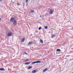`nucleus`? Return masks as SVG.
Here are the masks:
<instances>
[{
	"mask_svg": "<svg viewBox=\"0 0 73 73\" xmlns=\"http://www.w3.org/2000/svg\"><path fill=\"white\" fill-rule=\"evenodd\" d=\"M33 67L32 66H29V67L27 68L28 69H32V68Z\"/></svg>",
	"mask_w": 73,
	"mask_h": 73,
	"instance_id": "9",
	"label": "nucleus"
},
{
	"mask_svg": "<svg viewBox=\"0 0 73 73\" xmlns=\"http://www.w3.org/2000/svg\"><path fill=\"white\" fill-rule=\"evenodd\" d=\"M48 69L47 68H46L45 69L43 70V73H44V72H46V70H48Z\"/></svg>",
	"mask_w": 73,
	"mask_h": 73,
	"instance_id": "8",
	"label": "nucleus"
},
{
	"mask_svg": "<svg viewBox=\"0 0 73 73\" xmlns=\"http://www.w3.org/2000/svg\"><path fill=\"white\" fill-rule=\"evenodd\" d=\"M56 51L57 52H61V51L60 50V49H57L56 50Z\"/></svg>",
	"mask_w": 73,
	"mask_h": 73,
	"instance_id": "11",
	"label": "nucleus"
},
{
	"mask_svg": "<svg viewBox=\"0 0 73 73\" xmlns=\"http://www.w3.org/2000/svg\"><path fill=\"white\" fill-rule=\"evenodd\" d=\"M56 36V35L55 34H54L52 35V37H54Z\"/></svg>",
	"mask_w": 73,
	"mask_h": 73,
	"instance_id": "14",
	"label": "nucleus"
},
{
	"mask_svg": "<svg viewBox=\"0 0 73 73\" xmlns=\"http://www.w3.org/2000/svg\"><path fill=\"white\" fill-rule=\"evenodd\" d=\"M23 6H25V3H23Z\"/></svg>",
	"mask_w": 73,
	"mask_h": 73,
	"instance_id": "21",
	"label": "nucleus"
},
{
	"mask_svg": "<svg viewBox=\"0 0 73 73\" xmlns=\"http://www.w3.org/2000/svg\"><path fill=\"white\" fill-rule=\"evenodd\" d=\"M27 5H28V4H27L26 5V6H27Z\"/></svg>",
	"mask_w": 73,
	"mask_h": 73,
	"instance_id": "27",
	"label": "nucleus"
},
{
	"mask_svg": "<svg viewBox=\"0 0 73 73\" xmlns=\"http://www.w3.org/2000/svg\"><path fill=\"white\" fill-rule=\"evenodd\" d=\"M31 12H32V13H34V10H31Z\"/></svg>",
	"mask_w": 73,
	"mask_h": 73,
	"instance_id": "17",
	"label": "nucleus"
},
{
	"mask_svg": "<svg viewBox=\"0 0 73 73\" xmlns=\"http://www.w3.org/2000/svg\"><path fill=\"white\" fill-rule=\"evenodd\" d=\"M40 17H42V16H41V15H40Z\"/></svg>",
	"mask_w": 73,
	"mask_h": 73,
	"instance_id": "25",
	"label": "nucleus"
},
{
	"mask_svg": "<svg viewBox=\"0 0 73 73\" xmlns=\"http://www.w3.org/2000/svg\"><path fill=\"white\" fill-rule=\"evenodd\" d=\"M41 61H37L36 62H33L31 63V64H36V63H39V62H41Z\"/></svg>",
	"mask_w": 73,
	"mask_h": 73,
	"instance_id": "3",
	"label": "nucleus"
},
{
	"mask_svg": "<svg viewBox=\"0 0 73 73\" xmlns=\"http://www.w3.org/2000/svg\"><path fill=\"white\" fill-rule=\"evenodd\" d=\"M2 0H0V2Z\"/></svg>",
	"mask_w": 73,
	"mask_h": 73,
	"instance_id": "28",
	"label": "nucleus"
},
{
	"mask_svg": "<svg viewBox=\"0 0 73 73\" xmlns=\"http://www.w3.org/2000/svg\"><path fill=\"white\" fill-rule=\"evenodd\" d=\"M0 70H1V71H2V70H5V69H4V68H0Z\"/></svg>",
	"mask_w": 73,
	"mask_h": 73,
	"instance_id": "12",
	"label": "nucleus"
},
{
	"mask_svg": "<svg viewBox=\"0 0 73 73\" xmlns=\"http://www.w3.org/2000/svg\"><path fill=\"white\" fill-rule=\"evenodd\" d=\"M25 61H28V59L25 60Z\"/></svg>",
	"mask_w": 73,
	"mask_h": 73,
	"instance_id": "23",
	"label": "nucleus"
},
{
	"mask_svg": "<svg viewBox=\"0 0 73 73\" xmlns=\"http://www.w3.org/2000/svg\"><path fill=\"white\" fill-rule=\"evenodd\" d=\"M48 13H46V16H48Z\"/></svg>",
	"mask_w": 73,
	"mask_h": 73,
	"instance_id": "20",
	"label": "nucleus"
},
{
	"mask_svg": "<svg viewBox=\"0 0 73 73\" xmlns=\"http://www.w3.org/2000/svg\"><path fill=\"white\" fill-rule=\"evenodd\" d=\"M17 5H18V6L20 5V4L19 3H17Z\"/></svg>",
	"mask_w": 73,
	"mask_h": 73,
	"instance_id": "19",
	"label": "nucleus"
},
{
	"mask_svg": "<svg viewBox=\"0 0 73 73\" xmlns=\"http://www.w3.org/2000/svg\"><path fill=\"white\" fill-rule=\"evenodd\" d=\"M44 28L46 29H48V27L47 26H45L44 27Z\"/></svg>",
	"mask_w": 73,
	"mask_h": 73,
	"instance_id": "16",
	"label": "nucleus"
},
{
	"mask_svg": "<svg viewBox=\"0 0 73 73\" xmlns=\"http://www.w3.org/2000/svg\"><path fill=\"white\" fill-rule=\"evenodd\" d=\"M41 29V27H40L39 28H38V30H40V29Z\"/></svg>",
	"mask_w": 73,
	"mask_h": 73,
	"instance_id": "18",
	"label": "nucleus"
},
{
	"mask_svg": "<svg viewBox=\"0 0 73 73\" xmlns=\"http://www.w3.org/2000/svg\"><path fill=\"white\" fill-rule=\"evenodd\" d=\"M13 25H17V22L16 21H14L13 22Z\"/></svg>",
	"mask_w": 73,
	"mask_h": 73,
	"instance_id": "5",
	"label": "nucleus"
},
{
	"mask_svg": "<svg viewBox=\"0 0 73 73\" xmlns=\"http://www.w3.org/2000/svg\"><path fill=\"white\" fill-rule=\"evenodd\" d=\"M0 20H1V18H0Z\"/></svg>",
	"mask_w": 73,
	"mask_h": 73,
	"instance_id": "26",
	"label": "nucleus"
},
{
	"mask_svg": "<svg viewBox=\"0 0 73 73\" xmlns=\"http://www.w3.org/2000/svg\"><path fill=\"white\" fill-rule=\"evenodd\" d=\"M29 0H26V3H27L28 2V1Z\"/></svg>",
	"mask_w": 73,
	"mask_h": 73,
	"instance_id": "22",
	"label": "nucleus"
},
{
	"mask_svg": "<svg viewBox=\"0 0 73 73\" xmlns=\"http://www.w3.org/2000/svg\"><path fill=\"white\" fill-rule=\"evenodd\" d=\"M15 18H11V19H10V21H11V22H13V21H15Z\"/></svg>",
	"mask_w": 73,
	"mask_h": 73,
	"instance_id": "2",
	"label": "nucleus"
},
{
	"mask_svg": "<svg viewBox=\"0 0 73 73\" xmlns=\"http://www.w3.org/2000/svg\"><path fill=\"white\" fill-rule=\"evenodd\" d=\"M72 0V1H73V0Z\"/></svg>",
	"mask_w": 73,
	"mask_h": 73,
	"instance_id": "29",
	"label": "nucleus"
},
{
	"mask_svg": "<svg viewBox=\"0 0 73 73\" xmlns=\"http://www.w3.org/2000/svg\"><path fill=\"white\" fill-rule=\"evenodd\" d=\"M40 42L41 43H42H42H43V41H42V40L40 39Z\"/></svg>",
	"mask_w": 73,
	"mask_h": 73,
	"instance_id": "15",
	"label": "nucleus"
},
{
	"mask_svg": "<svg viewBox=\"0 0 73 73\" xmlns=\"http://www.w3.org/2000/svg\"><path fill=\"white\" fill-rule=\"evenodd\" d=\"M48 10H50V13L51 15L53 14V11L52 10L50 9H48Z\"/></svg>",
	"mask_w": 73,
	"mask_h": 73,
	"instance_id": "4",
	"label": "nucleus"
},
{
	"mask_svg": "<svg viewBox=\"0 0 73 73\" xmlns=\"http://www.w3.org/2000/svg\"><path fill=\"white\" fill-rule=\"evenodd\" d=\"M32 44H33V42H30L28 43V45H30Z\"/></svg>",
	"mask_w": 73,
	"mask_h": 73,
	"instance_id": "10",
	"label": "nucleus"
},
{
	"mask_svg": "<svg viewBox=\"0 0 73 73\" xmlns=\"http://www.w3.org/2000/svg\"><path fill=\"white\" fill-rule=\"evenodd\" d=\"M31 63V62H26L25 63V65H29V64H30Z\"/></svg>",
	"mask_w": 73,
	"mask_h": 73,
	"instance_id": "7",
	"label": "nucleus"
},
{
	"mask_svg": "<svg viewBox=\"0 0 73 73\" xmlns=\"http://www.w3.org/2000/svg\"><path fill=\"white\" fill-rule=\"evenodd\" d=\"M24 41H25V38H22L21 40L22 42H23Z\"/></svg>",
	"mask_w": 73,
	"mask_h": 73,
	"instance_id": "13",
	"label": "nucleus"
},
{
	"mask_svg": "<svg viewBox=\"0 0 73 73\" xmlns=\"http://www.w3.org/2000/svg\"><path fill=\"white\" fill-rule=\"evenodd\" d=\"M37 72V70L36 69V70H35L33 71L31 73H36Z\"/></svg>",
	"mask_w": 73,
	"mask_h": 73,
	"instance_id": "6",
	"label": "nucleus"
},
{
	"mask_svg": "<svg viewBox=\"0 0 73 73\" xmlns=\"http://www.w3.org/2000/svg\"><path fill=\"white\" fill-rule=\"evenodd\" d=\"M13 35V34H12V33L11 32L7 34L8 36H9V37H11V36H12Z\"/></svg>",
	"mask_w": 73,
	"mask_h": 73,
	"instance_id": "1",
	"label": "nucleus"
},
{
	"mask_svg": "<svg viewBox=\"0 0 73 73\" xmlns=\"http://www.w3.org/2000/svg\"><path fill=\"white\" fill-rule=\"evenodd\" d=\"M25 54H26V55L28 54L27 53V52H25Z\"/></svg>",
	"mask_w": 73,
	"mask_h": 73,
	"instance_id": "24",
	"label": "nucleus"
}]
</instances>
